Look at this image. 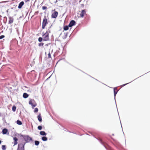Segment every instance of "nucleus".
I'll list each match as a JSON object with an SVG mask.
<instances>
[{"instance_id": "nucleus-1", "label": "nucleus", "mask_w": 150, "mask_h": 150, "mask_svg": "<svg viewBox=\"0 0 150 150\" xmlns=\"http://www.w3.org/2000/svg\"><path fill=\"white\" fill-rule=\"evenodd\" d=\"M50 33V30L49 29H48L45 33H43L42 37L43 41H47L49 40V34Z\"/></svg>"}, {"instance_id": "nucleus-2", "label": "nucleus", "mask_w": 150, "mask_h": 150, "mask_svg": "<svg viewBox=\"0 0 150 150\" xmlns=\"http://www.w3.org/2000/svg\"><path fill=\"white\" fill-rule=\"evenodd\" d=\"M26 143H20L18 144L17 150H24V146Z\"/></svg>"}, {"instance_id": "nucleus-3", "label": "nucleus", "mask_w": 150, "mask_h": 150, "mask_svg": "<svg viewBox=\"0 0 150 150\" xmlns=\"http://www.w3.org/2000/svg\"><path fill=\"white\" fill-rule=\"evenodd\" d=\"M23 138L26 142V143L29 142L30 141H32V138L28 135L24 136Z\"/></svg>"}, {"instance_id": "nucleus-4", "label": "nucleus", "mask_w": 150, "mask_h": 150, "mask_svg": "<svg viewBox=\"0 0 150 150\" xmlns=\"http://www.w3.org/2000/svg\"><path fill=\"white\" fill-rule=\"evenodd\" d=\"M47 23V19L45 18H45H44L43 20L42 21V28L44 29Z\"/></svg>"}, {"instance_id": "nucleus-5", "label": "nucleus", "mask_w": 150, "mask_h": 150, "mask_svg": "<svg viewBox=\"0 0 150 150\" xmlns=\"http://www.w3.org/2000/svg\"><path fill=\"white\" fill-rule=\"evenodd\" d=\"M58 13L57 11L54 12L52 15V17L53 18H56L57 16Z\"/></svg>"}, {"instance_id": "nucleus-6", "label": "nucleus", "mask_w": 150, "mask_h": 150, "mask_svg": "<svg viewBox=\"0 0 150 150\" xmlns=\"http://www.w3.org/2000/svg\"><path fill=\"white\" fill-rule=\"evenodd\" d=\"M75 24L76 22L74 20H72L71 21L70 23H69V26L70 27H71L75 25Z\"/></svg>"}, {"instance_id": "nucleus-7", "label": "nucleus", "mask_w": 150, "mask_h": 150, "mask_svg": "<svg viewBox=\"0 0 150 150\" xmlns=\"http://www.w3.org/2000/svg\"><path fill=\"white\" fill-rule=\"evenodd\" d=\"M13 139L14 140V145L13 146H14L18 144V139L16 137H14L13 138Z\"/></svg>"}, {"instance_id": "nucleus-8", "label": "nucleus", "mask_w": 150, "mask_h": 150, "mask_svg": "<svg viewBox=\"0 0 150 150\" xmlns=\"http://www.w3.org/2000/svg\"><path fill=\"white\" fill-rule=\"evenodd\" d=\"M86 14V10H83L80 14V15L81 17H83Z\"/></svg>"}, {"instance_id": "nucleus-9", "label": "nucleus", "mask_w": 150, "mask_h": 150, "mask_svg": "<svg viewBox=\"0 0 150 150\" xmlns=\"http://www.w3.org/2000/svg\"><path fill=\"white\" fill-rule=\"evenodd\" d=\"M9 18V21H8V23L9 24H11L13 23L14 21L13 18V17H9L8 18Z\"/></svg>"}, {"instance_id": "nucleus-10", "label": "nucleus", "mask_w": 150, "mask_h": 150, "mask_svg": "<svg viewBox=\"0 0 150 150\" xmlns=\"http://www.w3.org/2000/svg\"><path fill=\"white\" fill-rule=\"evenodd\" d=\"M37 118L39 121L40 122H42V119L41 114L40 113H39L37 117Z\"/></svg>"}, {"instance_id": "nucleus-11", "label": "nucleus", "mask_w": 150, "mask_h": 150, "mask_svg": "<svg viewBox=\"0 0 150 150\" xmlns=\"http://www.w3.org/2000/svg\"><path fill=\"white\" fill-rule=\"evenodd\" d=\"M24 4V2L23 1H22L19 4L18 6V8H21L22 6Z\"/></svg>"}, {"instance_id": "nucleus-12", "label": "nucleus", "mask_w": 150, "mask_h": 150, "mask_svg": "<svg viewBox=\"0 0 150 150\" xmlns=\"http://www.w3.org/2000/svg\"><path fill=\"white\" fill-rule=\"evenodd\" d=\"M30 104L31 105L33 108L35 107L36 105V104H33V100H30L29 102Z\"/></svg>"}, {"instance_id": "nucleus-13", "label": "nucleus", "mask_w": 150, "mask_h": 150, "mask_svg": "<svg viewBox=\"0 0 150 150\" xmlns=\"http://www.w3.org/2000/svg\"><path fill=\"white\" fill-rule=\"evenodd\" d=\"M28 95L26 93H24L23 94V96L24 98H28Z\"/></svg>"}, {"instance_id": "nucleus-14", "label": "nucleus", "mask_w": 150, "mask_h": 150, "mask_svg": "<svg viewBox=\"0 0 150 150\" xmlns=\"http://www.w3.org/2000/svg\"><path fill=\"white\" fill-rule=\"evenodd\" d=\"M8 132V130L6 129H4L2 130V132L3 134H6Z\"/></svg>"}, {"instance_id": "nucleus-15", "label": "nucleus", "mask_w": 150, "mask_h": 150, "mask_svg": "<svg viewBox=\"0 0 150 150\" xmlns=\"http://www.w3.org/2000/svg\"><path fill=\"white\" fill-rule=\"evenodd\" d=\"M40 134L42 135H46V133L43 131H41L40 132Z\"/></svg>"}, {"instance_id": "nucleus-16", "label": "nucleus", "mask_w": 150, "mask_h": 150, "mask_svg": "<svg viewBox=\"0 0 150 150\" xmlns=\"http://www.w3.org/2000/svg\"><path fill=\"white\" fill-rule=\"evenodd\" d=\"M69 25L68 26L66 25V26H64V28H63L64 30H68L69 29Z\"/></svg>"}, {"instance_id": "nucleus-17", "label": "nucleus", "mask_w": 150, "mask_h": 150, "mask_svg": "<svg viewBox=\"0 0 150 150\" xmlns=\"http://www.w3.org/2000/svg\"><path fill=\"white\" fill-rule=\"evenodd\" d=\"M42 139L43 141H46L47 139L46 137H42Z\"/></svg>"}, {"instance_id": "nucleus-18", "label": "nucleus", "mask_w": 150, "mask_h": 150, "mask_svg": "<svg viewBox=\"0 0 150 150\" xmlns=\"http://www.w3.org/2000/svg\"><path fill=\"white\" fill-rule=\"evenodd\" d=\"M12 110L14 112H15L16 111V107L14 105L13 106V107L12 108Z\"/></svg>"}, {"instance_id": "nucleus-19", "label": "nucleus", "mask_w": 150, "mask_h": 150, "mask_svg": "<svg viewBox=\"0 0 150 150\" xmlns=\"http://www.w3.org/2000/svg\"><path fill=\"white\" fill-rule=\"evenodd\" d=\"M17 123L18 125H21L22 124V122L20 121L19 120H17Z\"/></svg>"}, {"instance_id": "nucleus-20", "label": "nucleus", "mask_w": 150, "mask_h": 150, "mask_svg": "<svg viewBox=\"0 0 150 150\" xmlns=\"http://www.w3.org/2000/svg\"><path fill=\"white\" fill-rule=\"evenodd\" d=\"M35 144L36 145L38 146L39 144V142L38 141H35Z\"/></svg>"}, {"instance_id": "nucleus-21", "label": "nucleus", "mask_w": 150, "mask_h": 150, "mask_svg": "<svg viewBox=\"0 0 150 150\" xmlns=\"http://www.w3.org/2000/svg\"><path fill=\"white\" fill-rule=\"evenodd\" d=\"M115 90H117V88H114V95L115 96L117 93V91H116Z\"/></svg>"}, {"instance_id": "nucleus-22", "label": "nucleus", "mask_w": 150, "mask_h": 150, "mask_svg": "<svg viewBox=\"0 0 150 150\" xmlns=\"http://www.w3.org/2000/svg\"><path fill=\"white\" fill-rule=\"evenodd\" d=\"M43 40V38L40 37L39 38L38 40L39 42H41Z\"/></svg>"}, {"instance_id": "nucleus-23", "label": "nucleus", "mask_w": 150, "mask_h": 150, "mask_svg": "<svg viewBox=\"0 0 150 150\" xmlns=\"http://www.w3.org/2000/svg\"><path fill=\"white\" fill-rule=\"evenodd\" d=\"M2 149L3 150H5L6 149L5 145H4L2 146Z\"/></svg>"}, {"instance_id": "nucleus-24", "label": "nucleus", "mask_w": 150, "mask_h": 150, "mask_svg": "<svg viewBox=\"0 0 150 150\" xmlns=\"http://www.w3.org/2000/svg\"><path fill=\"white\" fill-rule=\"evenodd\" d=\"M38 129L41 130L42 129V127L41 126H39L38 127Z\"/></svg>"}, {"instance_id": "nucleus-25", "label": "nucleus", "mask_w": 150, "mask_h": 150, "mask_svg": "<svg viewBox=\"0 0 150 150\" xmlns=\"http://www.w3.org/2000/svg\"><path fill=\"white\" fill-rule=\"evenodd\" d=\"M44 44L43 43H40L39 44L38 46H43Z\"/></svg>"}, {"instance_id": "nucleus-26", "label": "nucleus", "mask_w": 150, "mask_h": 150, "mask_svg": "<svg viewBox=\"0 0 150 150\" xmlns=\"http://www.w3.org/2000/svg\"><path fill=\"white\" fill-rule=\"evenodd\" d=\"M38 111V109L37 108H35L34 112H37Z\"/></svg>"}, {"instance_id": "nucleus-27", "label": "nucleus", "mask_w": 150, "mask_h": 150, "mask_svg": "<svg viewBox=\"0 0 150 150\" xmlns=\"http://www.w3.org/2000/svg\"><path fill=\"white\" fill-rule=\"evenodd\" d=\"M42 8L43 10H45L47 9V7L46 6H44L42 7Z\"/></svg>"}, {"instance_id": "nucleus-28", "label": "nucleus", "mask_w": 150, "mask_h": 150, "mask_svg": "<svg viewBox=\"0 0 150 150\" xmlns=\"http://www.w3.org/2000/svg\"><path fill=\"white\" fill-rule=\"evenodd\" d=\"M51 57V55L50 53L49 52L48 54V57L49 58H50Z\"/></svg>"}, {"instance_id": "nucleus-29", "label": "nucleus", "mask_w": 150, "mask_h": 150, "mask_svg": "<svg viewBox=\"0 0 150 150\" xmlns=\"http://www.w3.org/2000/svg\"><path fill=\"white\" fill-rule=\"evenodd\" d=\"M4 37V35H2L0 36V39H1Z\"/></svg>"}, {"instance_id": "nucleus-30", "label": "nucleus", "mask_w": 150, "mask_h": 150, "mask_svg": "<svg viewBox=\"0 0 150 150\" xmlns=\"http://www.w3.org/2000/svg\"><path fill=\"white\" fill-rule=\"evenodd\" d=\"M30 1V0H24V1L26 3L28 1Z\"/></svg>"}, {"instance_id": "nucleus-31", "label": "nucleus", "mask_w": 150, "mask_h": 150, "mask_svg": "<svg viewBox=\"0 0 150 150\" xmlns=\"http://www.w3.org/2000/svg\"><path fill=\"white\" fill-rule=\"evenodd\" d=\"M127 83H126V84H123L122 86H125V85H126V84H127Z\"/></svg>"}, {"instance_id": "nucleus-32", "label": "nucleus", "mask_w": 150, "mask_h": 150, "mask_svg": "<svg viewBox=\"0 0 150 150\" xmlns=\"http://www.w3.org/2000/svg\"><path fill=\"white\" fill-rule=\"evenodd\" d=\"M1 141L0 140V144H1Z\"/></svg>"}]
</instances>
